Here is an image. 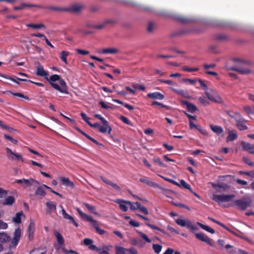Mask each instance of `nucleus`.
Segmentation results:
<instances>
[{
	"label": "nucleus",
	"mask_w": 254,
	"mask_h": 254,
	"mask_svg": "<svg viewBox=\"0 0 254 254\" xmlns=\"http://www.w3.org/2000/svg\"><path fill=\"white\" fill-rule=\"evenodd\" d=\"M27 231L28 233L29 239V240H31L33 238V234L35 231V223L34 220H30V223L28 227Z\"/></svg>",
	"instance_id": "nucleus-14"
},
{
	"label": "nucleus",
	"mask_w": 254,
	"mask_h": 254,
	"mask_svg": "<svg viewBox=\"0 0 254 254\" xmlns=\"http://www.w3.org/2000/svg\"><path fill=\"white\" fill-rule=\"evenodd\" d=\"M208 218L210 219L212 221L215 222V223H217L220 226H222V227H223L224 229H225L226 230H227L229 232L232 233V234H234V232L233 231H232L230 229H229L227 226H226L224 224H223V223H221L220 222L217 221H216V220H214L213 219H211V218H210L209 217H208Z\"/></svg>",
	"instance_id": "nucleus-51"
},
{
	"label": "nucleus",
	"mask_w": 254,
	"mask_h": 254,
	"mask_svg": "<svg viewBox=\"0 0 254 254\" xmlns=\"http://www.w3.org/2000/svg\"><path fill=\"white\" fill-rule=\"evenodd\" d=\"M133 87L134 88L141 91H144L145 89V87L141 84H133Z\"/></svg>",
	"instance_id": "nucleus-61"
},
{
	"label": "nucleus",
	"mask_w": 254,
	"mask_h": 254,
	"mask_svg": "<svg viewBox=\"0 0 254 254\" xmlns=\"http://www.w3.org/2000/svg\"><path fill=\"white\" fill-rule=\"evenodd\" d=\"M241 145L242 147V149L244 151H246L248 152L249 153L252 154H254V145L243 141L241 142Z\"/></svg>",
	"instance_id": "nucleus-11"
},
{
	"label": "nucleus",
	"mask_w": 254,
	"mask_h": 254,
	"mask_svg": "<svg viewBox=\"0 0 254 254\" xmlns=\"http://www.w3.org/2000/svg\"><path fill=\"white\" fill-rule=\"evenodd\" d=\"M113 247L112 245H104L99 248L100 251H98L99 254H109V251Z\"/></svg>",
	"instance_id": "nucleus-28"
},
{
	"label": "nucleus",
	"mask_w": 254,
	"mask_h": 254,
	"mask_svg": "<svg viewBox=\"0 0 254 254\" xmlns=\"http://www.w3.org/2000/svg\"><path fill=\"white\" fill-rule=\"evenodd\" d=\"M30 254H46V250L43 248H37L31 251Z\"/></svg>",
	"instance_id": "nucleus-37"
},
{
	"label": "nucleus",
	"mask_w": 254,
	"mask_h": 254,
	"mask_svg": "<svg viewBox=\"0 0 254 254\" xmlns=\"http://www.w3.org/2000/svg\"><path fill=\"white\" fill-rule=\"evenodd\" d=\"M198 225L202 228L203 230L206 231V225L202 224L199 222H197L196 224H193L190 221H189L187 228L189 229L190 232L194 233L195 231L197 230Z\"/></svg>",
	"instance_id": "nucleus-10"
},
{
	"label": "nucleus",
	"mask_w": 254,
	"mask_h": 254,
	"mask_svg": "<svg viewBox=\"0 0 254 254\" xmlns=\"http://www.w3.org/2000/svg\"><path fill=\"white\" fill-rule=\"evenodd\" d=\"M83 7L84 5L82 4L75 3L71 5L69 8H65V11L78 12H79L83 8Z\"/></svg>",
	"instance_id": "nucleus-13"
},
{
	"label": "nucleus",
	"mask_w": 254,
	"mask_h": 254,
	"mask_svg": "<svg viewBox=\"0 0 254 254\" xmlns=\"http://www.w3.org/2000/svg\"><path fill=\"white\" fill-rule=\"evenodd\" d=\"M225 248L231 254H234L236 253V249L234 246L229 244L226 245Z\"/></svg>",
	"instance_id": "nucleus-43"
},
{
	"label": "nucleus",
	"mask_w": 254,
	"mask_h": 254,
	"mask_svg": "<svg viewBox=\"0 0 254 254\" xmlns=\"http://www.w3.org/2000/svg\"><path fill=\"white\" fill-rule=\"evenodd\" d=\"M159 188H160L162 190L163 193L167 197L170 198L169 196V194L172 192L171 190L169 189H164L159 186Z\"/></svg>",
	"instance_id": "nucleus-58"
},
{
	"label": "nucleus",
	"mask_w": 254,
	"mask_h": 254,
	"mask_svg": "<svg viewBox=\"0 0 254 254\" xmlns=\"http://www.w3.org/2000/svg\"><path fill=\"white\" fill-rule=\"evenodd\" d=\"M224 113L235 121L241 116L238 112H234L232 110H226L224 111Z\"/></svg>",
	"instance_id": "nucleus-23"
},
{
	"label": "nucleus",
	"mask_w": 254,
	"mask_h": 254,
	"mask_svg": "<svg viewBox=\"0 0 254 254\" xmlns=\"http://www.w3.org/2000/svg\"><path fill=\"white\" fill-rule=\"evenodd\" d=\"M51 86L61 93L68 94V88L65 81L61 79L60 75L58 74H53L51 75L49 79L46 77Z\"/></svg>",
	"instance_id": "nucleus-1"
},
{
	"label": "nucleus",
	"mask_w": 254,
	"mask_h": 254,
	"mask_svg": "<svg viewBox=\"0 0 254 254\" xmlns=\"http://www.w3.org/2000/svg\"><path fill=\"white\" fill-rule=\"evenodd\" d=\"M11 240L10 237L5 233H0V242L5 243Z\"/></svg>",
	"instance_id": "nucleus-31"
},
{
	"label": "nucleus",
	"mask_w": 254,
	"mask_h": 254,
	"mask_svg": "<svg viewBox=\"0 0 254 254\" xmlns=\"http://www.w3.org/2000/svg\"><path fill=\"white\" fill-rule=\"evenodd\" d=\"M55 236H56L58 243L60 245H63L64 243V239L62 235L58 232H55Z\"/></svg>",
	"instance_id": "nucleus-39"
},
{
	"label": "nucleus",
	"mask_w": 254,
	"mask_h": 254,
	"mask_svg": "<svg viewBox=\"0 0 254 254\" xmlns=\"http://www.w3.org/2000/svg\"><path fill=\"white\" fill-rule=\"evenodd\" d=\"M35 194L37 195H40L41 196V198H42L46 195V193L45 189L43 188V187L39 186L36 190Z\"/></svg>",
	"instance_id": "nucleus-32"
},
{
	"label": "nucleus",
	"mask_w": 254,
	"mask_h": 254,
	"mask_svg": "<svg viewBox=\"0 0 254 254\" xmlns=\"http://www.w3.org/2000/svg\"><path fill=\"white\" fill-rule=\"evenodd\" d=\"M24 216V214L22 211L17 212L14 217L12 218V221L13 222L16 224H19L21 222V217Z\"/></svg>",
	"instance_id": "nucleus-33"
},
{
	"label": "nucleus",
	"mask_w": 254,
	"mask_h": 254,
	"mask_svg": "<svg viewBox=\"0 0 254 254\" xmlns=\"http://www.w3.org/2000/svg\"><path fill=\"white\" fill-rule=\"evenodd\" d=\"M238 138V134L235 132V131L229 130L228 136L226 140L227 142L232 141Z\"/></svg>",
	"instance_id": "nucleus-30"
},
{
	"label": "nucleus",
	"mask_w": 254,
	"mask_h": 254,
	"mask_svg": "<svg viewBox=\"0 0 254 254\" xmlns=\"http://www.w3.org/2000/svg\"><path fill=\"white\" fill-rule=\"evenodd\" d=\"M45 8L48 9L52 11H65V8H63L59 7H56V6H49L45 7Z\"/></svg>",
	"instance_id": "nucleus-53"
},
{
	"label": "nucleus",
	"mask_w": 254,
	"mask_h": 254,
	"mask_svg": "<svg viewBox=\"0 0 254 254\" xmlns=\"http://www.w3.org/2000/svg\"><path fill=\"white\" fill-rule=\"evenodd\" d=\"M182 80L184 82H188L191 85H194L197 81L196 79H192L190 78H183Z\"/></svg>",
	"instance_id": "nucleus-60"
},
{
	"label": "nucleus",
	"mask_w": 254,
	"mask_h": 254,
	"mask_svg": "<svg viewBox=\"0 0 254 254\" xmlns=\"http://www.w3.org/2000/svg\"><path fill=\"white\" fill-rule=\"evenodd\" d=\"M243 160L244 162L248 164L249 166L253 167L254 166V163L252 162L249 158L246 157H243Z\"/></svg>",
	"instance_id": "nucleus-64"
},
{
	"label": "nucleus",
	"mask_w": 254,
	"mask_h": 254,
	"mask_svg": "<svg viewBox=\"0 0 254 254\" xmlns=\"http://www.w3.org/2000/svg\"><path fill=\"white\" fill-rule=\"evenodd\" d=\"M235 197L234 194H213L212 199L220 204L222 202L230 201Z\"/></svg>",
	"instance_id": "nucleus-3"
},
{
	"label": "nucleus",
	"mask_w": 254,
	"mask_h": 254,
	"mask_svg": "<svg viewBox=\"0 0 254 254\" xmlns=\"http://www.w3.org/2000/svg\"><path fill=\"white\" fill-rule=\"evenodd\" d=\"M137 234L139 236L142 238L144 241H145L147 243H150L151 242V240L148 237V236L145 234L144 233L140 232L137 231Z\"/></svg>",
	"instance_id": "nucleus-48"
},
{
	"label": "nucleus",
	"mask_w": 254,
	"mask_h": 254,
	"mask_svg": "<svg viewBox=\"0 0 254 254\" xmlns=\"http://www.w3.org/2000/svg\"><path fill=\"white\" fill-rule=\"evenodd\" d=\"M24 7H38V8H43L41 5H37V4H26L24 3H21L19 6H14L13 9L15 10H18L23 9Z\"/></svg>",
	"instance_id": "nucleus-15"
},
{
	"label": "nucleus",
	"mask_w": 254,
	"mask_h": 254,
	"mask_svg": "<svg viewBox=\"0 0 254 254\" xmlns=\"http://www.w3.org/2000/svg\"><path fill=\"white\" fill-rule=\"evenodd\" d=\"M182 103L186 106L187 110L190 113H194L197 110L196 106L188 101H183Z\"/></svg>",
	"instance_id": "nucleus-18"
},
{
	"label": "nucleus",
	"mask_w": 254,
	"mask_h": 254,
	"mask_svg": "<svg viewBox=\"0 0 254 254\" xmlns=\"http://www.w3.org/2000/svg\"><path fill=\"white\" fill-rule=\"evenodd\" d=\"M61 207L62 208V214L63 215L64 218L65 219H68V220H69L70 221H71V222L74 224V225L75 227H78V223L75 222V221L74 220L73 217L68 215L66 212L65 210L64 209V208L63 207V206L62 205H61Z\"/></svg>",
	"instance_id": "nucleus-16"
},
{
	"label": "nucleus",
	"mask_w": 254,
	"mask_h": 254,
	"mask_svg": "<svg viewBox=\"0 0 254 254\" xmlns=\"http://www.w3.org/2000/svg\"><path fill=\"white\" fill-rule=\"evenodd\" d=\"M23 184H24L25 188L28 187L33 185L35 186L36 185H39V183L38 181L32 178L30 179H24Z\"/></svg>",
	"instance_id": "nucleus-24"
},
{
	"label": "nucleus",
	"mask_w": 254,
	"mask_h": 254,
	"mask_svg": "<svg viewBox=\"0 0 254 254\" xmlns=\"http://www.w3.org/2000/svg\"><path fill=\"white\" fill-rule=\"evenodd\" d=\"M85 206L88 209L89 211H90L91 213H93L95 214H98V213L96 212H95V207L93 205H90L88 203H85Z\"/></svg>",
	"instance_id": "nucleus-56"
},
{
	"label": "nucleus",
	"mask_w": 254,
	"mask_h": 254,
	"mask_svg": "<svg viewBox=\"0 0 254 254\" xmlns=\"http://www.w3.org/2000/svg\"><path fill=\"white\" fill-rule=\"evenodd\" d=\"M113 101L114 102H116L117 103H118V104H120L121 105L124 106L126 108H127L129 110H133L134 109V107L133 106L130 105L129 104H127V103H125L119 99H113Z\"/></svg>",
	"instance_id": "nucleus-36"
},
{
	"label": "nucleus",
	"mask_w": 254,
	"mask_h": 254,
	"mask_svg": "<svg viewBox=\"0 0 254 254\" xmlns=\"http://www.w3.org/2000/svg\"><path fill=\"white\" fill-rule=\"evenodd\" d=\"M152 249L156 254H159L162 250V246L159 244H153L152 245Z\"/></svg>",
	"instance_id": "nucleus-44"
},
{
	"label": "nucleus",
	"mask_w": 254,
	"mask_h": 254,
	"mask_svg": "<svg viewBox=\"0 0 254 254\" xmlns=\"http://www.w3.org/2000/svg\"><path fill=\"white\" fill-rule=\"evenodd\" d=\"M153 160L155 163L158 164L160 166L166 167V165L161 161L159 157H154L153 158Z\"/></svg>",
	"instance_id": "nucleus-62"
},
{
	"label": "nucleus",
	"mask_w": 254,
	"mask_h": 254,
	"mask_svg": "<svg viewBox=\"0 0 254 254\" xmlns=\"http://www.w3.org/2000/svg\"><path fill=\"white\" fill-rule=\"evenodd\" d=\"M145 225H146L147 226L149 227L152 229L158 230V231L162 232L163 234H164L166 236H169V234L166 231H165L164 230L161 229L160 228L158 227V226L151 224L148 223L147 222H146L145 223Z\"/></svg>",
	"instance_id": "nucleus-35"
},
{
	"label": "nucleus",
	"mask_w": 254,
	"mask_h": 254,
	"mask_svg": "<svg viewBox=\"0 0 254 254\" xmlns=\"http://www.w3.org/2000/svg\"><path fill=\"white\" fill-rule=\"evenodd\" d=\"M236 126L240 130H246L248 127L246 125L247 121L241 116L237 120L235 121Z\"/></svg>",
	"instance_id": "nucleus-9"
},
{
	"label": "nucleus",
	"mask_w": 254,
	"mask_h": 254,
	"mask_svg": "<svg viewBox=\"0 0 254 254\" xmlns=\"http://www.w3.org/2000/svg\"><path fill=\"white\" fill-rule=\"evenodd\" d=\"M176 223L182 227H187L188 224H189V220H185L182 219H177L176 220Z\"/></svg>",
	"instance_id": "nucleus-41"
},
{
	"label": "nucleus",
	"mask_w": 254,
	"mask_h": 254,
	"mask_svg": "<svg viewBox=\"0 0 254 254\" xmlns=\"http://www.w3.org/2000/svg\"><path fill=\"white\" fill-rule=\"evenodd\" d=\"M119 52V50L116 48H107V49H103L101 52H100L101 53L104 54H116Z\"/></svg>",
	"instance_id": "nucleus-34"
},
{
	"label": "nucleus",
	"mask_w": 254,
	"mask_h": 254,
	"mask_svg": "<svg viewBox=\"0 0 254 254\" xmlns=\"http://www.w3.org/2000/svg\"><path fill=\"white\" fill-rule=\"evenodd\" d=\"M89 126L91 127L98 129V130L102 133H106L107 132L109 133H110L112 131V127L110 126L109 125H107L106 127L104 125L103 126H100L99 123H95L91 125L89 124Z\"/></svg>",
	"instance_id": "nucleus-6"
},
{
	"label": "nucleus",
	"mask_w": 254,
	"mask_h": 254,
	"mask_svg": "<svg viewBox=\"0 0 254 254\" xmlns=\"http://www.w3.org/2000/svg\"><path fill=\"white\" fill-rule=\"evenodd\" d=\"M137 204L138 205V209L141 212H142L145 215H148L149 214L147 209L145 207H144V206L141 205V204L140 203H137Z\"/></svg>",
	"instance_id": "nucleus-49"
},
{
	"label": "nucleus",
	"mask_w": 254,
	"mask_h": 254,
	"mask_svg": "<svg viewBox=\"0 0 254 254\" xmlns=\"http://www.w3.org/2000/svg\"><path fill=\"white\" fill-rule=\"evenodd\" d=\"M140 182L145 183L148 186L153 187L154 188H159V186L158 184L153 182L150 180H148L146 178H141L139 179Z\"/></svg>",
	"instance_id": "nucleus-20"
},
{
	"label": "nucleus",
	"mask_w": 254,
	"mask_h": 254,
	"mask_svg": "<svg viewBox=\"0 0 254 254\" xmlns=\"http://www.w3.org/2000/svg\"><path fill=\"white\" fill-rule=\"evenodd\" d=\"M232 69L234 71H236L241 74H248L251 72L250 70L249 69L238 66H234L232 67Z\"/></svg>",
	"instance_id": "nucleus-27"
},
{
	"label": "nucleus",
	"mask_w": 254,
	"mask_h": 254,
	"mask_svg": "<svg viewBox=\"0 0 254 254\" xmlns=\"http://www.w3.org/2000/svg\"><path fill=\"white\" fill-rule=\"evenodd\" d=\"M252 200L250 199H246L243 198L240 199L236 200L234 201V204L240 210H245L249 206L251 205Z\"/></svg>",
	"instance_id": "nucleus-4"
},
{
	"label": "nucleus",
	"mask_w": 254,
	"mask_h": 254,
	"mask_svg": "<svg viewBox=\"0 0 254 254\" xmlns=\"http://www.w3.org/2000/svg\"><path fill=\"white\" fill-rule=\"evenodd\" d=\"M182 68L183 70L188 72L197 71L199 69L197 67H189L187 66H184Z\"/></svg>",
	"instance_id": "nucleus-50"
},
{
	"label": "nucleus",
	"mask_w": 254,
	"mask_h": 254,
	"mask_svg": "<svg viewBox=\"0 0 254 254\" xmlns=\"http://www.w3.org/2000/svg\"><path fill=\"white\" fill-rule=\"evenodd\" d=\"M10 93L14 96L18 97L20 98H24L26 100H29V98L28 96L24 95L23 94L19 92H12L10 91Z\"/></svg>",
	"instance_id": "nucleus-52"
},
{
	"label": "nucleus",
	"mask_w": 254,
	"mask_h": 254,
	"mask_svg": "<svg viewBox=\"0 0 254 254\" xmlns=\"http://www.w3.org/2000/svg\"><path fill=\"white\" fill-rule=\"evenodd\" d=\"M101 179L102 180V181L103 182L105 183L106 184L111 186L115 190H119V191L121 190V189L120 187L119 186L116 184L112 182L111 181L107 179L106 178H104V177H101Z\"/></svg>",
	"instance_id": "nucleus-22"
},
{
	"label": "nucleus",
	"mask_w": 254,
	"mask_h": 254,
	"mask_svg": "<svg viewBox=\"0 0 254 254\" xmlns=\"http://www.w3.org/2000/svg\"><path fill=\"white\" fill-rule=\"evenodd\" d=\"M46 205L47 207L46 212L47 214H51L56 211V205L54 202L50 200L47 201L46 203Z\"/></svg>",
	"instance_id": "nucleus-12"
},
{
	"label": "nucleus",
	"mask_w": 254,
	"mask_h": 254,
	"mask_svg": "<svg viewBox=\"0 0 254 254\" xmlns=\"http://www.w3.org/2000/svg\"><path fill=\"white\" fill-rule=\"evenodd\" d=\"M28 27H31L34 29H39L42 27H45V25L43 24H27Z\"/></svg>",
	"instance_id": "nucleus-54"
},
{
	"label": "nucleus",
	"mask_w": 254,
	"mask_h": 254,
	"mask_svg": "<svg viewBox=\"0 0 254 254\" xmlns=\"http://www.w3.org/2000/svg\"><path fill=\"white\" fill-rule=\"evenodd\" d=\"M94 117L99 119L102 122L103 125H105L106 127L107 125H109L108 122L103 117H102L100 114H95Z\"/></svg>",
	"instance_id": "nucleus-47"
},
{
	"label": "nucleus",
	"mask_w": 254,
	"mask_h": 254,
	"mask_svg": "<svg viewBox=\"0 0 254 254\" xmlns=\"http://www.w3.org/2000/svg\"><path fill=\"white\" fill-rule=\"evenodd\" d=\"M207 99L214 103H221L223 102V100L215 91L208 88Z\"/></svg>",
	"instance_id": "nucleus-5"
},
{
	"label": "nucleus",
	"mask_w": 254,
	"mask_h": 254,
	"mask_svg": "<svg viewBox=\"0 0 254 254\" xmlns=\"http://www.w3.org/2000/svg\"><path fill=\"white\" fill-rule=\"evenodd\" d=\"M244 110L248 115L253 114V107L245 106L244 107Z\"/></svg>",
	"instance_id": "nucleus-63"
},
{
	"label": "nucleus",
	"mask_w": 254,
	"mask_h": 254,
	"mask_svg": "<svg viewBox=\"0 0 254 254\" xmlns=\"http://www.w3.org/2000/svg\"><path fill=\"white\" fill-rule=\"evenodd\" d=\"M6 156L9 159L15 161H21L24 162L22 156L19 154L15 153L10 148L6 147L5 148Z\"/></svg>",
	"instance_id": "nucleus-7"
},
{
	"label": "nucleus",
	"mask_w": 254,
	"mask_h": 254,
	"mask_svg": "<svg viewBox=\"0 0 254 254\" xmlns=\"http://www.w3.org/2000/svg\"><path fill=\"white\" fill-rule=\"evenodd\" d=\"M15 198L13 196L10 195L6 197L2 202L3 205H12L15 202Z\"/></svg>",
	"instance_id": "nucleus-26"
},
{
	"label": "nucleus",
	"mask_w": 254,
	"mask_h": 254,
	"mask_svg": "<svg viewBox=\"0 0 254 254\" xmlns=\"http://www.w3.org/2000/svg\"><path fill=\"white\" fill-rule=\"evenodd\" d=\"M4 137L6 139L10 141L12 143H13L14 144H16L18 143V141L16 139H13L11 136L8 134H4Z\"/></svg>",
	"instance_id": "nucleus-57"
},
{
	"label": "nucleus",
	"mask_w": 254,
	"mask_h": 254,
	"mask_svg": "<svg viewBox=\"0 0 254 254\" xmlns=\"http://www.w3.org/2000/svg\"><path fill=\"white\" fill-rule=\"evenodd\" d=\"M210 127L211 129V130L214 132L216 133L217 135H219L221 133L223 132V129L220 126H216V125H210Z\"/></svg>",
	"instance_id": "nucleus-29"
},
{
	"label": "nucleus",
	"mask_w": 254,
	"mask_h": 254,
	"mask_svg": "<svg viewBox=\"0 0 254 254\" xmlns=\"http://www.w3.org/2000/svg\"><path fill=\"white\" fill-rule=\"evenodd\" d=\"M179 187H184V188L189 190L190 192H192V190L191 189L190 185L187 183V182L184 180H180Z\"/></svg>",
	"instance_id": "nucleus-38"
},
{
	"label": "nucleus",
	"mask_w": 254,
	"mask_h": 254,
	"mask_svg": "<svg viewBox=\"0 0 254 254\" xmlns=\"http://www.w3.org/2000/svg\"><path fill=\"white\" fill-rule=\"evenodd\" d=\"M21 231L19 227L15 229L14 232V236L11 241L10 247H15L18 244L21 237Z\"/></svg>",
	"instance_id": "nucleus-8"
},
{
	"label": "nucleus",
	"mask_w": 254,
	"mask_h": 254,
	"mask_svg": "<svg viewBox=\"0 0 254 254\" xmlns=\"http://www.w3.org/2000/svg\"><path fill=\"white\" fill-rule=\"evenodd\" d=\"M36 75L42 77L47 76L48 73L44 70L43 66L38 64L36 68Z\"/></svg>",
	"instance_id": "nucleus-17"
},
{
	"label": "nucleus",
	"mask_w": 254,
	"mask_h": 254,
	"mask_svg": "<svg viewBox=\"0 0 254 254\" xmlns=\"http://www.w3.org/2000/svg\"><path fill=\"white\" fill-rule=\"evenodd\" d=\"M171 203L174 206H178V207H181V208H186L188 210H190V207L188 205H187L185 204H183L182 203H180V202H175L173 200L171 202Z\"/></svg>",
	"instance_id": "nucleus-45"
},
{
	"label": "nucleus",
	"mask_w": 254,
	"mask_h": 254,
	"mask_svg": "<svg viewBox=\"0 0 254 254\" xmlns=\"http://www.w3.org/2000/svg\"><path fill=\"white\" fill-rule=\"evenodd\" d=\"M126 201L120 199H118L116 201V202L119 204L120 208L124 212H127L128 210V208L126 205L127 204H126L125 202Z\"/></svg>",
	"instance_id": "nucleus-25"
},
{
	"label": "nucleus",
	"mask_w": 254,
	"mask_h": 254,
	"mask_svg": "<svg viewBox=\"0 0 254 254\" xmlns=\"http://www.w3.org/2000/svg\"><path fill=\"white\" fill-rule=\"evenodd\" d=\"M69 53L65 51H63L61 53L60 58L62 61H63L65 64H67V57L68 56Z\"/></svg>",
	"instance_id": "nucleus-42"
},
{
	"label": "nucleus",
	"mask_w": 254,
	"mask_h": 254,
	"mask_svg": "<svg viewBox=\"0 0 254 254\" xmlns=\"http://www.w3.org/2000/svg\"><path fill=\"white\" fill-rule=\"evenodd\" d=\"M76 210L82 219L86 220L87 221L92 223V227L95 229L97 233H98L100 235H103L106 233V232L104 230L101 229L99 227V226L97 224V221L93 219L91 216H89L87 214L83 213L80 210V208H78L76 209Z\"/></svg>",
	"instance_id": "nucleus-2"
},
{
	"label": "nucleus",
	"mask_w": 254,
	"mask_h": 254,
	"mask_svg": "<svg viewBox=\"0 0 254 254\" xmlns=\"http://www.w3.org/2000/svg\"><path fill=\"white\" fill-rule=\"evenodd\" d=\"M126 204H127L129 205L130 209L131 210H135L136 209H138V205L137 203H139V202H131L129 201H125Z\"/></svg>",
	"instance_id": "nucleus-40"
},
{
	"label": "nucleus",
	"mask_w": 254,
	"mask_h": 254,
	"mask_svg": "<svg viewBox=\"0 0 254 254\" xmlns=\"http://www.w3.org/2000/svg\"><path fill=\"white\" fill-rule=\"evenodd\" d=\"M61 181L63 185L66 187H69L72 189L75 188L74 184L73 182L71 181L68 178L64 177L61 178Z\"/></svg>",
	"instance_id": "nucleus-19"
},
{
	"label": "nucleus",
	"mask_w": 254,
	"mask_h": 254,
	"mask_svg": "<svg viewBox=\"0 0 254 254\" xmlns=\"http://www.w3.org/2000/svg\"><path fill=\"white\" fill-rule=\"evenodd\" d=\"M154 27L155 24L153 22H149L147 27V30L148 32H152Z\"/></svg>",
	"instance_id": "nucleus-59"
},
{
	"label": "nucleus",
	"mask_w": 254,
	"mask_h": 254,
	"mask_svg": "<svg viewBox=\"0 0 254 254\" xmlns=\"http://www.w3.org/2000/svg\"><path fill=\"white\" fill-rule=\"evenodd\" d=\"M115 250L116 251V254H125L127 251V249L118 246L115 247Z\"/></svg>",
	"instance_id": "nucleus-46"
},
{
	"label": "nucleus",
	"mask_w": 254,
	"mask_h": 254,
	"mask_svg": "<svg viewBox=\"0 0 254 254\" xmlns=\"http://www.w3.org/2000/svg\"><path fill=\"white\" fill-rule=\"evenodd\" d=\"M147 97L151 99L159 100H163L165 98L164 95L159 92L149 93L147 94Z\"/></svg>",
	"instance_id": "nucleus-21"
},
{
	"label": "nucleus",
	"mask_w": 254,
	"mask_h": 254,
	"mask_svg": "<svg viewBox=\"0 0 254 254\" xmlns=\"http://www.w3.org/2000/svg\"><path fill=\"white\" fill-rule=\"evenodd\" d=\"M196 238L203 242H206V238L204 236V235L202 233H196L194 234Z\"/></svg>",
	"instance_id": "nucleus-55"
}]
</instances>
